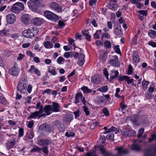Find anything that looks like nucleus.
Listing matches in <instances>:
<instances>
[{
	"instance_id": "nucleus-49",
	"label": "nucleus",
	"mask_w": 156,
	"mask_h": 156,
	"mask_svg": "<svg viewBox=\"0 0 156 156\" xmlns=\"http://www.w3.org/2000/svg\"><path fill=\"white\" fill-rule=\"evenodd\" d=\"M129 76H119L118 78V80L119 81H123L124 80H125L126 81L127 79H128Z\"/></svg>"
},
{
	"instance_id": "nucleus-31",
	"label": "nucleus",
	"mask_w": 156,
	"mask_h": 156,
	"mask_svg": "<svg viewBox=\"0 0 156 156\" xmlns=\"http://www.w3.org/2000/svg\"><path fill=\"white\" fill-rule=\"evenodd\" d=\"M148 36L151 38L156 37V31L155 30H150L148 33Z\"/></svg>"
},
{
	"instance_id": "nucleus-38",
	"label": "nucleus",
	"mask_w": 156,
	"mask_h": 156,
	"mask_svg": "<svg viewBox=\"0 0 156 156\" xmlns=\"http://www.w3.org/2000/svg\"><path fill=\"white\" fill-rule=\"evenodd\" d=\"M154 90V87L150 86L148 89V91L147 93V94L148 96L150 97L151 95V94L153 93Z\"/></svg>"
},
{
	"instance_id": "nucleus-48",
	"label": "nucleus",
	"mask_w": 156,
	"mask_h": 156,
	"mask_svg": "<svg viewBox=\"0 0 156 156\" xmlns=\"http://www.w3.org/2000/svg\"><path fill=\"white\" fill-rule=\"evenodd\" d=\"M1 35L2 36H7L9 35V31L6 30H2L1 32Z\"/></svg>"
},
{
	"instance_id": "nucleus-64",
	"label": "nucleus",
	"mask_w": 156,
	"mask_h": 156,
	"mask_svg": "<svg viewBox=\"0 0 156 156\" xmlns=\"http://www.w3.org/2000/svg\"><path fill=\"white\" fill-rule=\"evenodd\" d=\"M148 44L153 47H156V42L151 41L148 42Z\"/></svg>"
},
{
	"instance_id": "nucleus-15",
	"label": "nucleus",
	"mask_w": 156,
	"mask_h": 156,
	"mask_svg": "<svg viewBox=\"0 0 156 156\" xmlns=\"http://www.w3.org/2000/svg\"><path fill=\"white\" fill-rule=\"evenodd\" d=\"M109 6L110 9L114 11H116L118 8L116 1L110 0Z\"/></svg>"
},
{
	"instance_id": "nucleus-45",
	"label": "nucleus",
	"mask_w": 156,
	"mask_h": 156,
	"mask_svg": "<svg viewBox=\"0 0 156 156\" xmlns=\"http://www.w3.org/2000/svg\"><path fill=\"white\" fill-rule=\"evenodd\" d=\"M95 153L96 151L93 150L90 151L89 152L87 153L86 156H97Z\"/></svg>"
},
{
	"instance_id": "nucleus-22",
	"label": "nucleus",
	"mask_w": 156,
	"mask_h": 156,
	"mask_svg": "<svg viewBox=\"0 0 156 156\" xmlns=\"http://www.w3.org/2000/svg\"><path fill=\"white\" fill-rule=\"evenodd\" d=\"M84 57V54L83 53H80L79 59L78 60V64L79 66H82L84 64L85 62Z\"/></svg>"
},
{
	"instance_id": "nucleus-54",
	"label": "nucleus",
	"mask_w": 156,
	"mask_h": 156,
	"mask_svg": "<svg viewBox=\"0 0 156 156\" xmlns=\"http://www.w3.org/2000/svg\"><path fill=\"white\" fill-rule=\"evenodd\" d=\"M64 60V58L60 56L58 58L57 62L59 64H61L62 63V62H63Z\"/></svg>"
},
{
	"instance_id": "nucleus-8",
	"label": "nucleus",
	"mask_w": 156,
	"mask_h": 156,
	"mask_svg": "<svg viewBox=\"0 0 156 156\" xmlns=\"http://www.w3.org/2000/svg\"><path fill=\"white\" fill-rule=\"evenodd\" d=\"M117 151L116 156H122V155L126 154L128 153V151L126 149H124L123 147H120L116 148Z\"/></svg>"
},
{
	"instance_id": "nucleus-18",
	"label": "nucleus",
	"mask_w": 156,
	"mask_h": 156,
	"mask_svg": "<svg viewBox=\"0 0 156 156\" xmlns=\"http://www.w3.org/2000/svg\"><path fill=\"white\" fill-rule=\"evenodd\" d=\"M16 139L15 138L12 139L11 140L8 141L6 143V146L7 149L9 150L13 148L14 145L16 144Z\"/></svg>"
},
{
	"instance_id": "nucleus-25",
	"label": "nucleus",
	"mask_w": 156,
	"mask_h": 156,
	"mask_svg": "<svg viewBox=\"0 0 156 156\" xmlns=\"http://www.w3.org/2000/svg\"><path fill=\"white\" fill-rule=\"evenodd\" d=\"M30 20L29 16L28 15L25 14L22 17V22L25 24H28Z\"/></svg>"
},
{
	"instance_id": "nucleus-40",
	"label": "nucleus",
	"mask_w": 156,
	"mask_h": 156,
	"mask_svg": "<svg viewBox=\"0 0 156 156\" xmlns=\"http://www.w3.org/2000/svg\"><path fill=\"white\" fill-rule=\"evenodd\" d=\"M112 74L114 73V74L112 75L110 78L112 80L118 77L119 73L118 71L113 70L112 71Z\"/></svg>"
},
{
	"instance_id": "nucleus-12",
	"label": "nucleus",
	"mask_w": 156,
	"mask_h": 156,
	"mask_svg": "<svg viewBox=\"0 0 156 156\" xmlns=\"http://www.w3.org/2000/svg\"><path fill=\"white\" fill-rule=\"evenodd\" d=\"M51 142L48 140L40 139L38 142V144L44 147H47V146L50 144Z\"/></svg>"
},
{
	"instance_id": "nucleus-33",
	"label": "nucleus",
	"mask_w": 156,
	"mask_h": 156,
	"mask_svg": "<svg viewBox=\"0 0 156 156\" xmlns=\"http://www.w3.org/2000/svg\"><path fill=\"white\" fill-rule=\"evenodd\" d=\"M131 149L132 150L139 151L140 150V147L138 145L133 144L131 146Z\"/></svg>"
},
{
	"instance_id": "nucleus-9",
	"label": "nucleus",
	"mask_w": 156,
	"mask_h": 156,
	"mask_svg": "<svg viewBox=\"0 0 156 156\" xmlns=\"http://www.w3.org/2000/svg\"><path fill=\"white\" fill-rule=\"evenodd\" d=\"M94 148L96 150H99L102 155V156H107V152L106 149H105L104 146H96L94 147Z\"/></svg>"
},
{
	"instance_id": "nucleus-20",
	"label": "nucleus",
	"mask_w": 156,
	"mask_h": 156,
	"mask_svg": "<svg viewBox=\"0 0 156 156\" xmlns=\"http://www.w3.org/2000/svg\"><path fill=\"white\" fill-rule=\"evenodd\" d=\"M9 72L13 76H16L18 74L19 71L18 68L16 66V65H15L11 69L9 70Z\"/></svg>"
},
{
	"instance_id": "nucleus-36",
	"label": "nucleus",
	"mask_w": 156,
	"mask_h": 156,
	"mask_svg": "<svg viewBox=\"0 0 156 156\" xmlns=\"http://www.w3.org/2000/svg\"><path fill=\"white\" fill-rule=\"evenodd\" d=\"M101 30H97L94 35V39H99L101 34Z\"/></svg>"
},
{
	"instance_id": "nucleus-26",
	"label": "nucleus",
	"mask_w": 156,
	"mask_h": 156,
	"mask_svg": "<svg viewBox=\"0 0 156 156\" xmlns=\"http://www.w3.org/2000/svg\"><path fill=\"white\" fill-rule=\"evenodd\" d=\"M115 33L116 35L119 37H120L123 34L120 27H118L115 28Z\"/></svg>"
},
{
	"instance_id": "nucleus-53",
	"label": "nucleus",
	"mask_w": 156,
	"mask_h": 156,
	"mask_svg": "<svg viewBox=\"0 0 156 156\" xmlns=\"http://www.w3.org/2000/svg\"><path fill=\"white\" fill-rule=\"evenodd\" d=\"M83 108L84 111L87 115H89L90 114V112L88 110V108L85 106L84 105Z\"/></svg>"
},
{
	"instance_id": "nucleus-34",
	"label": "nucleus",
	"mask_w": 156,
	"mask_h": 156,
	"mask_svg": "<svg viewBox=\"0 0 156 156\" xmlns=\"http://www.w3.org/2000/svg\"><path fill=\"white\" fill-rule=\"evenodd\" d=\"M82 90L83 91V92L85 94H88L91 93L92 90L89 89L87 87L83 86L81 88Z\"/></svg>"
},
{
	"instance_id": "nucleus-59",
	"label": "nucleus",
	"mask_w": 156,
	"mask_h": 156,
	"mask_svg": "<svg viewBox=\"0 0 156 156\" xmlns=\"http://www.w3.org/2000/svg\"><path fill=\"white\" fill-rule=\"evenodd\" d=\"M41 150H42L43 152L46 154H48V147H44V148H41Z\"/></svg>"
},
{
	"instance_id": "nucleus-5",
	"label": "nucleus",
	"mask_w": 156,
	"mask_h": 156,
	"mask_svg": "<svg viewBox=\"0 0 156 156\" xmlns=\"http://www.w3.org/2000/svg\"><path fill=\"white\" fill-rule=\"evenodd\" d=\"M101 39L102 41H96V44L98 46L101 45L103 46L104 44L105 46L107 48V34L106 33L102 34L101 36Z\"/></svg>"
},
{
	"instance_id": "nucleus-10",
	"label": "nucleus",
	"mask_w": 156,
	"mask_h": 156,
	"mask_svg": "<svg viewBox=\"0 0 156 156\" xmlns=\"http://www.w3.org/2000/svg\"><path fill=\"white\" fill-rule=\"evenodd\" d=\"M50 6L51 8L56 11L58 12H60L62 11V6L56 2H51Z\"/></svg>"
},
{
	"instance_id": "nucleus-41",
	"label": "nucleus",
	"mask_w": 156,
	"mask_h": 156,
	"mask_svg": "<svg viewBox=\"0 0 156 156\" xmlns=\"http://www.w3.org/2000/svg\"><path fill=\"white\" fill-rule=\"evenodd\" d=\"M107 53L106 52H103L100 55V57L103 61H105L107 58Z\"/></svg>"
},
{
	"instance_id": "nucleus-37",
	"label": "nucleus",
	"mask_w": 156,
	"mask_h": 156,
	"mask_svg": "<svg viewBox=\"0 0 156 156\" xmlns=\"http://www.w3.org/2000/svg\"><path fill=\"white\" fill-rule=\"evenodd\" d=\"M145 156H155L154 154L152 153L151 149L146 150L145 153Z\"/></svg>"
},
{
	"instance_id": "nucleus-55",
	"label": "nucleus",
	"mask_w": 156,
	"mask_h": 156,
	"mask_svg": "<svg viewBox=\"0 0 156 156\" xmlns=\"http://www.w3.org/2000/svg\"><path fill=\"white\" fill-rule=\"evenodd\" d=\"M65 135L68 137L73 136L75 135V134L73 132H66Z\"/></svg>"
},
{
	"instance_id": "nucleus-21",
	"label": "nucleus",
	"mask_w": 156,
	"mask_h": 156,
	"mask_svg": "<svg viewBox=\"0 0 156 156\" xmlns=\"http://www.w3.org/2000/svg\"><path fill=\"white\" fill-rule=\"evenodd\" d=\"M103 79L100 75L93 76L91 77L92 81L95 83H98L102 81Z\"/></svg>"
},
{
	"instance_id": "nucleus-24",
	"label": "nucleus",
	"mask_w": 156,
	"mask_h": 156,
	"mask_svg": "<svg viewBox=\"0 0 156 156\" xmlns=\"http://www.w3.org/2000/svg\"><path fill=\"white\" fill-rule=\"evenodd\" d=\"M132 56L135 63H137L140 61V57L137 52L135 51L134 52Z\"/></svg>"
},
{
	"instance_id": "nucleus-4",
	"label": "nucleus",
	"mask_w": 156,
	"mask_h": 156,
	"mask_svg": "<svg viewBox=\"0 0 156 156\" xmlns=\"http://www.w3.org/2000/svg\"><path fill=\"white\" fill-rule=\"evenodd\" d=\"M44 16L49 20L54 21H56L58 20V16L51 12L46 11L44 12Z\"/></svg>"
},
{
	"instance_id": "nucleus-47",
	"label": "nucleus",
	"mask_w": 156,
	"mask_h": 156,
	"mask_svg": "<svg viewBox=\"0 0 156 156\" xmlns=\"http://www.w3.org/2000/svg\"><path fill=\"white\" fill-rule=\"evenodd\" d=\"M133 72V67L130 64L128 66V70L127 73V74L128 75H130Z\"/></svg>"
},
{
	"instance_id": "nucleus-63",
	"label": "nucleus",
	"mask_w": 156,
	"mask_h": 156,
	"mask_svg": "<svg viewBox=\"0 0 156 156\" xmlns=\"http://www.w3.org/2000/svg\"><path fill=\"white\" fill-rule=\"evenodd\" d=\"M47 124H43L41 125L39 127V129L41 130H43L44 129L45 130V129L46 128V127Z\"/></svg>"
},
{
	"instance_id": "nucleus-7",
	"label": "nucleus",
	"mask_w": 156,
	"mask_h": 156,
	"mask_svg": "<svg viewBox=\"0 0 156 156\" xmlns=\"http://www.w3.org/2000/svg\"><path fill=\"white\" fill-rule=\"evenodd\" d=\"M82 101L84 105H86V101L84 98L83 97L82 94L80 93H77L75 96V103H77L80 101Z\"/></svg>"
},
{
	"instance_id": "nucleus-29",
	"label": "nucleus",
	"mask_w": 156,
	"mask_h": 156,
	"mask_svg": "<svg viewBox=\"0 0 156 156\" xmlns=\"http://www.w3.org/2000/svg\"><path fill=\"white\" fill-rule=\"evenodd\" d=\"M73 115L69 114L65 116L64 119V121L66 122H70L73 119Z\"/></svg>"
},
{
	"instance_id": "nucleus-27",
	"label": "nucleus",
	"mask_w": 156,
	"mask_h": 156,
	"mask_svg": "<svg viewBox=\"0 0 156 156\" xmlns=\"http://www.w3.org/2000/svg\"><path fill=\"white\" fill-rule=\"evenodd\" d=\"M139 118V122L140 123V125L145 124L146 122V118L145 116L141 115L140 116L138 117Z\"/></svg>"
},
{
	"instance_id": "nucleus-35",
	"label": "nucleus",
	"mask_w": 156,
	"mask_h": 156,
	"mask_svg": "<svg viewBox=\"0 0 156 156\" xmlns=\"http://www.w3.org/2000/svg\"><path fill=\"white\" fill-rule=\"evenodd\" d=\"M102 92H106L107 91V86L106 85L100 87L97 90Z\"/></svg>"
},
{
	"instance_id": "nucleus-51",
	"label": "nucleus",
	"mask_w": 156,
	"mask_h": 156,
	"mask_svg": "<svg viewBox=\"0 0 156 156\" xmlns=\"http://www.w3.org/2000/svg\"><path fill=\"white\" fill-rule=\"evenodd\" d=\"M103 73L106 78L107 79V69L105 66H104L103 68Z\"/></svg>"
},
{
	"instance_id": "nucleus-62",
	"label": "nucleus",
	"mask_w": 156,
	"mask_h": 156,
	"mask_svg": "<svg viewBox=\"0 0 156 156\" xmlns=\"http://www.w3.org/2000/svg\"><path fill=\"white\" fill-rule=\"evenodd\" d=\"M120 104L121 108L122 111L126 108L127 107V105H125L123 102H121Z\"/></svg>"
},
{
	"instance_id": "nucleus-56",
	"label": "nucleus",
	"mask_w": 156,
	"mask_h": 156,
	"mask_svg": "<svg viewBox=\"0 0 156 156\" xmlns=\"http://www.w3.org/2000/svg\"><path fill=\"white\" fill-rule=\"evenodd\" d=\"M72 55V53L71 52H65L64 54V56L66 58H69L70 56Z\"/></svg>"
},
{
	"instance_id": "nucleus-3",
	"label": "nucleus",
	"mask_w": 156,
	"mask_h": 156,
	"mask_svg": "<svg viewBox=\"0 0 156 156\" xmlns=\"http://www.w3.org/2000/svg\"><path fill=\"white\" fill-rule=\"evenodd\" d=\"M24 6L23 4L21 2H17L13 4L12 8L11 11L14 13H19L21 11L24 9Z\"/></svg>"
},
{
	"instance_id": "nucleus-1",
	"label": "nucleus",
	"mask_w": 156,
	"mask_h": 156,
	"mask_svg": "<svg viewBox=\"0 0 156 156\" xmlns=\"http://www.w3.org/2000/svg\"><path fill=\"white\" fill-rule=\"evenodd\" d=\"M60 106L58 103L53 102L52 105H46L44 107L45 113L40 116L38 119L40 117L45 116L46 115H48L53 112H58L60 111Z\"/></svg>"
},
{
	"instance_id": "nucleus-60",
	"label": "nucleus",
	"mask_w": 156,
	"mask_h": 156,
	"mask_svg": "<svg viewBox=\"0 0 156 156\" xmlns=\"http://www.w3.org/2000/svg\"><path fill=\"white\" fill-rule=\"evenodd\" d=\"M53 130L52 127H50V126L48 125H47L46 128L45 130L48 131L49 133L52 131Z\"/></svg>"
},
{
	"instance_id": "nucleus-61",
	"label": "nucleus",
	"mask_w": 156,
	"mask_h": 156,
	"mask_svg": "<svg viewBox=\"0 0 156 156\" xmlns=\"http://www.w3.org/2000/svg\"><path fill=\"white\" fill-rule=\"evenodd\" d=\"M97 0H90L89 1V5L90 6H93L96 3Z\"/></svg>"
},
{
	"instance_id": "nucleus-6",
	"label": "nucleus",
	"mask_w": 156,
	"mask_h": 156,
	"mask_svg": "<svg viewBox=\"0 0 156 156\" xmlns=\"http://www.w3.org/2000/svg\"><path fill=\"white\" fill-rule=\"evenodd\" d=\"M109 62L112 66L115 67H119L120 66V63L116 55L112 57V58L109 60Z\"/></svg>"
},
{
	"instance_id": "nucleus-14",
	"label": "nucleus",
	"mask_w": 156,
	"mask_h": 156,
	"mask_svg": "<svg viewBox=\"0 0 156 156\" xmlns=\"http://www.w3.org/2000/svg\"><path fill=\"white\" fill-rule=\"evenodd\" d=\"M141 115L138 114H133L131 117L132 122L136 125L137 126L140 125V123L139 122V118L138 117L140 116Z\"/></svg>"
},
{
	"instance_id": "nucleus-32",
	"label": "nucleus",
	"mask_w": 156,
	"mask_h": 156,
	"mask_svg": "<svg viewBox=\"0 0 156 156\" xmlns=\"http://www.w3.org/2000/svg\"><path fill=\"white\" fill-rule=\"evenodd\" d=\"M44 45L46 48H52L53 44L50 41H46L44 43Z\"/></svg>"
},
{
	"instance_id": "nucleus-30",
	"label": "nucleus",
	"mask_w": 156,
	"mask_h": 156,
	"mask_svg": "<svg viewBox=\"0 0 156 156\" xmlns=\"http://www.w3.org/2000/svg\"><path fill=\"white\" fill-rule=\"evenodd\" d=\"M132 131L129 130H128L124 131L123 133V134L126 137H130L132 136Z\"/></svg>"
},
{
	"instance_id": "nucleus-16",
	"label": "nucleus",
	"mask_w": 156,
	"mask_h": 156,
	"mask_svg": "<svg viewBox=\"0 0 156 156\" xmlns=\"http://www.w3.org/2000/svg\"><path fill=\"white\" fill-rule=\"evenodd\" d=\"M26 87L27 85L19 83L17 86V89L18 91L21 93L24 94L26 91Z\"/></svg>"
},
{
	"instance_id": "nucleus-39",
	"label": "nucleus",
	"mask_w": 156,
	"mask_h": 156,
	"mask_svg": "<svg viewBox=\"0 0 156 156\" xmlns=\"http://www.w3.org/2000/svg\"><path fill=\"white\" fill-rule=\"evenodd\" d=\"M144 132V129L143 128H141L139 129L137 135L138 138H139L142 137V135Z\"/></svg>"
},
{
	"instance_id": "nucleus-2",
	"label": "nucleus",
	"mask_w": 156,
	"mask_h": 156,
	"mask_svg": "<svg viewBox=\"0 0 156 156\" xmlns=\"http://www.w3.org/2000/svg\"><path fill=\"white\" fill-rule=\"evenodd\" d=\"M37 29L36 27H31L28 29L24 30L22 33L23 35L27 38H32L37 33Z\"/></svg>"
},
{
	"instance_id": "nucleus-17",
	"label": "nucleus",
	"mask_w": 156,
	"mask_h": 156,
	"mask_svg": "<svg viewBox=\"0 0 156 156\" xmlns=\"http://www.w3.org/2000/svg\"><path fill=\"white\" fill-rule=\"evenodd\" d=\"M137 12L139 13V19L142 20H143L144 16H147L148 11L147 10H139Z\"/></svg>"
},
{
	"instance_id": "nucleus-46",
	"label": "nucleus",
	"mask_w": 156,
	"mask_h": 156,
	"mask_svg": "<svg viewBox=\"0 0 156 156\" xmlns=\"http://www.w3.org/2000/svg\"><path fill=\"white\" fill-rule=\"evenodd\" d=\"M27 137L29 139H32L34 137V132L31 131L30 133H27Z\"/></svg>"
},
{
	"instance_id": "nucleus-43",
	"label": "nucleus",
	"mask_w": 156,
	"mask_h": 156,
	"mask_svg": "<svg viewBox=\"0 0 156 156\" xmlns=\"http://www.w3.org/2000/svg\"><path fill=\"white\" fill-rule=\"evenodd\" d=\"M113 49L116 53L121 54V51L119 48V45L114 46H113Z\"/></svg>"
},
{
	"instance_id": "nucleus-52",
	"label": "nucleus",
	"mask_w": 156,
	"mask_h": 156,
	"mask_svg": "<svg viewBox=\"0 0 156 156\" xmlns=\"http://www.w3.org/2000/svg\"><path fill=\"white\" fill-rule=\"evenodd\" d=\"M41 150V148L38 147L37 146H35L34 147L31 149V152H38L40 151Z\"/></svg>"
},
{
	"instance_id": "nucleus-57",
	"label": "nucleus",
	"mask_w": 156,
	"mask_h": 156,
	"mask_svg": "<svg viewBox=\"0 0 156 156\" xmlns=\"http://www.w3.org/2000/svg\"><path fill=\"white\" fill-rule=\"evenodd\" d=\"M23 135V129L22 128H20L19 129V136L22 137Z\"/></svg>"
},
{
	"instance_id": "nucleus-44",
	"label": "nucleus",
	"mask_w": 156,
	"mask_h": 156,
	"mask_svg": "<svg viewBox=\"0 0 156 156\" xmlns=\"http://www.w3.org/2000/svg\"><path fill=\"white\" fill-rule=\"evenodd\" d=\"M39 115L38 114V112L36 111L32 113L31 115H30L28 117V119L29 118L33 119L36 118H37V116Z\"/></svg>"
},
{
	"instance_id": "nucleus-13",
	"label": "nucleus",
	"mask_w": 156,
	"mask_h": 156,
	"mask_svg": "<svg viewBox=\"0 0 156 156\" xmlns=\"http://www.w3.org/2000/svg\"><path fill=\"white\" fill-rule=\"evenodd\" d=\"M7 21L9 24L13 23L16 20V17L12 14H9L6 16Z\"/></svg>"
},
{
	"instance_id": "nucleus-28",
	"label": "nucleus",
	"mask_w": 156,
	"mask_h": 156,
	"mask_svg": "<svg viewBox=\"0 0 156 156\" xmlns=\"http://www.w3.org/2000/svg\"><path fill=\"white\" fill-rule=\"evenodd\" d=\"M48 72L53 75H55L56 74L55 68L52 66H49Z\"/></svg>"
},
{
	"instance_id": "nucleus-23",
	"label": "nucleus",
	"mask_w": 156,
	"mask_h": 156,
	"mask_svg": "<svg viewBox=\"0 0 156 156\" xmlns=\"http://www.w3.org/2000/svg\"><path fill=\"white\" fill-rule=\"evenodd\" d=\"M55 124L58 128L59 130L61 132H64L65 130V127L63 124L61 123L59 121L55 122Z\"/></svg>"
},
{
	"instance_id": "nucleus-50",
	"label": "nucleus",
	"mask_w": 156,
	"mask_h": 156,
	"mask_svg": "<svg viewBox=\"0 0 156 156\" xmlns=\"http://www.w3.org/2000/svg\"><path fill=\"white\" fill-rule=\"evenodd\" d=\"M138 36V34H136L134 37H133V39L132 40V42L133 43V44H137V37Z\"/></svg>"
},
{
	"instance_id": "nucleus-19",
	"label": "nucleus",
	"mask_w": 156,
	"mask_h": 156,
	"mask_svg": "<svg viewBox=\"0 0 156 156\" xmlns=\"http://www.w3.org/2000/svg\"><path fill=\"white\" fill-rule=\"evenodd\" d=\"M44 20L41 18L37 17L33 19V23L35 25H40L43 23Z\"/></svg>"
},
{
	"instance_id": "nucleus-42",
	"label": "nucleus",
	"mask_w": 156,
	"mask_h": 156,
	"mask_svg": "<svg viewBox=\"0 0 156 156\" xmlns=\"http://www.w3.org/2000/svg\"><path fill=\"white\" fill-rule=\"evenodd\" d=\"M149 84V82L148 81H143L142 83V86L143 89L146 90H147V86Z\"/></svg>"
},
{
	"instance_id": "nucleus-58",
	"label": "nucleus",
	"mask_w": 156,
	"mask_h": 156,
	"mask_svg": "<svg viewBox=\"0 0 156 156\" xmlns=\"http://www.w3.org/2000/svg\"><path fill=\"white\" fill-rule=\"evenodd\" d=\"M36 68H35V66L34 65H32L30 69L28 70V72L30 73L34 72Z\"/></svg>"
},
{
	"instance_id": "nucleus-11",
	"label": "nucleus",
	"mask_w": 156,
	"mask_h": 156,
	"mask_svg": "<svg viewBox=\"0 0 156 156\" xmlns=\"http://www.w3.org/2000/svg\"><path fill=\"white\" fill-rule=\"evenodd\" d=\"M116 128L114 127H112L108 129V140H112L114 138V134L112 132H115Z\"/></svg>"
}]
</instances>
